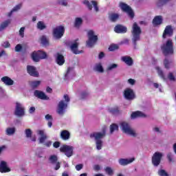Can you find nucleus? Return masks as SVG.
Instances as JSON below:
<instances>
[{
  "mask_svg": "<svg viewBox=\"0 0 176 176\" xmlns=\"http://www.w3.org/2000/svg\"><path fill=\"white\" fill-rule=\"evenodd\" d=\"M82 23H83V19H82V18L77 17L75 19L74 27L76 28H79V27H80V25Z\"/></svg>",
  "mask_w": 176,
  "mask_h": 176,
  "instance_id": "33",
  "label": "nucleus"
},
{
  "mask_svg": "<svg viewBox=\"0 0 176 176\" xmlns=\"http://www.w3.org/2000/svg\"><path fill=\"white\" fill-rule=\"evenodd\" d=\"M64 100H60L58 104L56 112L58 115H64L65 110L68 108V102L71 101L69 96L67 94L64 95Z\"/></svg>",
  "mask_w": 176,
  "mask_h": 176,
  "instance_id": "4",
  "label": "nucleus"
},
{
  "mask_svg": "<svg viewBox=\"0 0 176 176\" xmlns=\"http://www.w3.org/2000/svg\"><path fill=\"white\" fill-rule=\"evenodd\" d=\"M32 58L33 61L38 63L39 62V60H45V58H47V54L42 50L34 52L32 54Z\"/></svg>",
  "mask_w": 176,
  "mask_h": 176,
  "instance_id": "8",
  "label": "nucleus"
},
{
  "mask_svg": "<svg viewBox=\"0 0 176 176\" xmlns=\"http://www.w3.org/2000/svg\"><path fill=\"white\" fill-rule=\"evenodd\" d=\"M2 46L3 47H5L6 49L8 47H10V43H9V41H5Z\"/></svg>",
  "mask_w": 176,
  "mask_h": 176,
  "instance_id": "53",
  "label": "nucleus"
},
{
  "mask_svg": "<svg viewBox=\"0 0 176 176\" xmlns=\"http://www.w3.org/2000/svg\"><path fill=\"white\" fill-rule=\"evenodd\" d=\"M38 134L41 135V137L39 138L40 144H43V142H45V141H46L47 139V136L45 135V132L43 130L38 131Z\"/></svg>",
  "mask_w": 176,
  "mask_h": 176,
  "instance_id": "29",
  "label": "nucleus"
},
{
  "mask_svg": "<svg viewBox=\"0 0 176 176\" xmlns=\"http://www.w3.org/2000/svg\"><path fill=\"white\" fill-rule=\"evenodd\" d=\"M1 82H3L6 86H12V85L14 84V81L8 76H3L1 78Z\"/></svg>",
  "mask_w": 176,
  "mask_h": 176,
  "instance_id": "23",
  "label": "nucleus"
},
{
  "mask_svg": "<svg viewBox=\"0 0 176 176\" xmlns=\"http://www.w3.org/2000/svg\"><path fill=\"white\" fill-rule=\"evenodd\" d=\"M124 97L126 100H129V101H131L135 98V94L134 91L131 88H126L124 91Z\"/></svg>",
  "mask_w": 176,
  "mask_h": 176,
  "instance_id": "12",
  "label": "nucleus"
},
{
  "mask_svg": "<svg viewBox=\"0 0 176 176\" xmlns=\"http://www.w3.org/2000/svg\"><path fill=\"white\" fill-rule=\"evenodd\" d=\"M25 30V28L22 27L19 30V35L21 38H24V31Z\"/></svg>",
  "mask_w": 176,
  "mask_h": 176,
  "instance_id": "50",
  "label": "nucleus"
},
{
  "mask_svg": "<svg viewBox=\"0 0 176 176\" xmlns=\"http://www.w3.org/2000/svg\"><path fill=\"white\" fill-rule=\"evenodd\" d=\"M34 96L40 98V100H49V97L45 94L43 91L36 90L34 91Z\"/></svg>",
  "mask_w": 176,
  "mask_h": 176,
  "instance_id": "24",
  "label": "nucleus"
},
{
  "mask_svg": "<svg viewBox=\"0 0 176 176\" xmlns=\"http://www.w3.org/2000/svg\"><path fill=\"white\" fill-rule=\"evenodd\" d=\"M120 129L125 134H129V135H132V137H137V133H135L134 130L131 129L129 123L124 122H121Z\"/></svg>",
  "mask_w": 176,
  "mask_h": 176,
  "instance_id": "9",
  "label": "nucleus"
},
{
  "mask_svg": "<svg viewBox=\"0 0 176 176\" xmlns=\"http://www.w3.org/2000/svg\"><path fill=\"white\" fill-rule=\"evenodd\" d=\"M16 133V128L15 127H8L6 130V135H13Z\"/></svg>",
  "mask_w": 176,
  "mask_h": 176,
  "instance_id": "32",
  "label": "nucleus"
},
{
  "mask_svg": "<svg viewBox=\"0 0 176 176\" xmlns=\"http://www.w3.org/2000/svg\"><path fill=\"white\" fill-rule=\"evenodd\" d=\"M87 96H89V92H87V91H83V92L81 94V98L85 99V98H86V97H87Z\"/></svg>",
  "mask_w": 176,
  "mask_h": 176,
  "instance_id": "54",
  "label": "nucleus"
},
{
  "mask_svg": "<svg viewBox=\"0 0 176 176\" xmlns=\"http://www.w3.org/2000/svg\"><path fill=\"white\" fill-rule=\"evenodd\" d=\"M71 74H72L73 76H75V72H74L73 67H68L67 72L65 75L64 80H68L69 78H71Z\"/></svg>",
  "mask_w": 176,
  "mask_h": 176,
  "instance_id": "27",
  "label": "nucleus"
},
{
  "mask_svg": "<svg viewBox=\"0 0 176 176\" xmlns=\"http://www.w3.org/2000/svg\"><path fill=\"white\" fill-rule=\"evenodd\" d=\"M153 25H160L163 24V16L161 15L155 16L153 19Z\"/></svg>",
  "mask_w": 176,
  "mask_h": 176,
  "instance_id": "25",
  "label": "nucleus"
},
{
  "mask_svg": "<svg viewBox=\"0 0 176 176\" xmlns=\"http://www.w3.org/2000/svg\"><path fill=\"white\" fill-rule=\"evenodd\" d=\"M0 173H10V169L8 167V164L5 161H1L0 163Z\"/></svg>",
  "mask_w": 176,
  "mask_h": 176,
  "instance_id": "19",
  "label": "nucleus"
},
{
  "mask_svg": "<svg viewBox=\"0 0 176 176\" xmlns=\"http://www.w3.org/2000/svg\"><path fill=\"white\" fill-rule=\"evenodd\" d=\"M131 32L133 35V43L134 46H137V42L141 39V34L142 33V30H141V28L138 26V24H137L135 22L133 25Z\"/></svg>",
  "mask_w": 176,
  "mask_h": 176,
  "instance_id": "3",
  "label": "nucleus"
},
{
  "mask_svg": "<svg viewBox=\"0 0 176 176\" xmlns=\"http://www.w3.org/2000/svg\"><path fill=\"white\" fill-rule=\"evenodd\" d=\"M168 79L170 81V82H175L176 78H175V76H174V74H173V72H169L168 74Z\"/></svg>",
  "mask_w": 176,
  "mask_h": 176,
  "instance_id": "43",
  "label": "nucleus"
},
{
  "mask_svg": "<svg viewBox=\"0 0 176 176\" xmlns=\"http://www.w3.org/2000/svg\"><path fill=\"white\" fill-rule=\"evenodd\" d=\"M25 133L26 134L27 138H31V137H32V131H31V129H25Z\"/></svg>",
  "mask_w": 176,
  "mask_h": 176,
  "instance_id": "46",
  "label": "nucleus"
},
{
  "mask_svg": "<svg viewBox=\"0 0 176 176\" xmlns=\"http://www.w3.org/2000/svg\"><path fill=\"white\" fill-rule=\"evenodd\" d=\"M159 2L162 3V5H164L167 3V2H170V0H159Z\"/></svg>",
  "mask_w": 176,
  "mask_h": 176,
  "instance_id": "61",
  "label": "nucleus"
},
{
  "mask_svg": "<svg viewBox=\"0 0 176 176\" xmlns=\"http://www.w3.org/2000/svg\"><path fill=\"white\" fill-rule=\"evenodd\" d=\"M46 120H53V116H50V114H47L45 116Z\"/></svg>",
  "mask_w": 176,
  "mask_h": 176,
  "instance_id": "58",
  "label": "nucleus"
},
{
  "mask_svg": "<svg viewBox=\"0 0 176 176\" xmlns=\"http://www.w3.org/2000/svg\"><path fill=\"white\" fill-rule=\"evenodd\" d=\"M82 168H83V165L82 164H79L76 166V170H77V171H80Z\"/></svg>",
  "mask_w": 176,
  "mask_h": 176,
  "instance_id": "52",
  "label": "nucleus"
},
{
  "mask_svg": "<svg viewBox=\"0 0 176 176\" xmlns=\"http://www.w3.org/2000/svg\"><path fill=\"white\" fill-rule=\"evenodd\" d=\"M173 35H174V30L173 29V26L171 25H167L163 32L162 34V38L163 39H166V38H167V36H168L169 38H171V36H173Z\"/></svg>",
  "mask_w": 176,
  "mask_h": 176,
  "instance_id": "16",
  "label": "nucleus"
},
{
  "mask_svg": "<svg viewBox=\"0 0 176 176\" xmlns=\"http://www.w3.org/2000/svg\"><path fill=\"white\" fill-rule=\"evenodd\" d=\"M146 116L142 113V111H137L135 112H133L131 115V119H135L137 118H146Z\"/></svg>",
  "mask_w": 176,
  "mask_h": 176,
  "instance_id": "26",
  "label": "nucleus"
},
{
  "mask_svg": "<svg viewBox=\"0 0 176 176\" xmlns=\"http://www.w3.org/2000/svg\"><path fill=\"white\" fill-rule=\"evenodd\" d=\"M29 112H30V113H34V112H35V107H30Z\"/></svg>",
  "mask_w": 176,
  "mask_h": 176,
  "instance_id": "64",
  "label": "nucleus"
},
{
  "mask_svg": "<svg viewBox=\"0 0 176 176\" xmlns=\"http://www.w3.org/2000/svg\"><path fill=\"white\" fill-rule=\"evenodd\" d=\"M64 34H65V28L63 25L56 26L52 30V35L55 39H61Z\"/></svg>",
  "mask_w": 176,
  "mask_h": 176,
  "instance_id": "6",
  "label": "nucleus"
},
{
  "mask_svg": "<svg viewBox=\"0 0 176 176\" xmlns=\"http://www.w3.org/2000/svg\"><path fill=\"white\" fill-rule=\"evenodd\" d=\"M107 134V129L103 128L102 132H94L90 134V138H94L96 144V149L100 151L102 148V138Z\"/></svg>",
  "mask_w": 176,
  "mask_h": 176,
  "instance_id": "1",
  "label": "nucleus"
},
{
  "mask_svg": "<svg viewBox=\"0 0 176 176\" xmlns=\"http://www.w3.org/2000/svg\"><path fill=\"white\" fill-rule=\"evenodd\" d=\"M60 152H61L62 153H65L67 157H71V156L74 155V146L67 145V144H63L60 148Z\"/></svg>",
  "mask_w": 176,
  "mask_h": 176,
  "instance_id": "11",
  "label": "nucleus"
},
{
  "mask_svg": "<svg viewBox=\"0 0 176 176\" xmlns=\"http://www.w3.org/2000/svg\"><path fill=\"white\" fill-rule=\"evenodd\" d=\"M119 49V46L116 44H112L109 47V52H113L115 50H118Z\"/></svg>",
  "mask_w": 176,
  "mask_h": 176,
  "instance_id": "44",
  "label": "nucleus"
},
{
  "mask_svg": "<svg viewBox=\"0 0 176 176\" xmlns=\"http://www.w3.org/2000/svg\"><path fill=\"white\" fill-rule=\"evenodd\" d=\"M45 146L49 148L50 146H52V141H47L45 143Z\"/></svg>",
  "mask_w": 176,
  "mask_h": 176,
  "instance_id": "62",
  "label": "nucleus"
},
{
  "mask_svg": "<svg viewBox=\"0 0 176 176\" xmlns=\"http://www.w3.org/2000/svg\"><path fill=\"white\" fill-rule=\"evenodd\" d=\"M122 61H124V63H125V64L129 67H131V65L133 64V58L128 56L122 57Z\"/></svg>",
  "mask_w": 176,
  "mask_h": 176,
  "instance_id": "30",
  "label": "nucleus"
},
{
  "mask_svg": "<svg viewBox=\"0 0 176 176\" xmlns=\"http://www.w3.org/2000/svg\"><path fill=\"white\" fill-rule=\"evenodd\" d=\"M120 17V15L117 13H111L109 16V19L110 21H112V23H116L118 20H119V18Z\"/></svg>",
  "mask_w": 176,
  "mask_h": 176,
  "instance_id": "28",
  "label": "nucleus"
},
{
  "mask_svg": "<svg viewBox=\"0 0 176 176\" xmlns=\"http://www.w3.org/2000/svg\"><path fill=\"white\" fill-rule=\"evenodd\" d=\"M91 3H90V1H89L88 0H85L83 1L84 5H86V6L89 9V10H92L93 6H94V8L95 9V12H98V10H100V9L98 8V4L97 1H91Z\"/></svg>",
  "mask_w": 176,
  "mask_h": 176,
  "instance_id": "15",
  "label": "nucleus"
},
{
  "mask_svg": "<svg viewBox=\"0 0 176 176\" xmlns=\"http://www.w3.org/2000/svg\"><path fill=\"white\" fill-rule=\"evenodd\" d=\"M94 170H95V171H100V170H101V167L100 165H95L94 166Z\"/></svg>",
  "mask_w": 176,
  "mask_h": 176,
  "instance_id": "59",
  "label": "nucleus"
},
{
  "mask_svg": "<svg viewBox=\"0 0 176 176\" xmlns=\"http://www.w3.org/2000/svg\"><path fill=\"white\" fill-rule=\"evenodd\" d=\"M114 131H119V126L116 124L110 125V134H113Z\"/></svg>",
  "mask_w": 176,
  "mask_h": 176,
  "instance_id": "34",
  "label": "nucleus"
},
{
  "mask_svg": "<svg viewBox=\"0 0 176 176\" xmlns=\"http://www.w3.org/2000/svg\"><path fill=\"white\" fill-rule=\"evenodd\" d=\"M23 49V46H21V44H17L16 46H15V52H21V50Z\"/></svg>",
  "mask_w": 176,
  "mask_h": 176,
  "instance_id": "51",
  "label": "nucleus"
},
{
  "mask_svg": "<svg viewBox=\"0 0 176 176\" xmlns=\"http://www.w3.org/2000/svg\"><path fill=\"white\" fill-rule=\"evenodd\" d=\"M128 83H129V85H135V80H134L133 78H129L128 80Z\"/></svg>",
  "mask_w": 176,
  "mask_h": 176,
  "instance_id": "57",
  "label": "nucleus"
},
{
  "mask_svg": "<svg viewBox=\"0 0 176 176\" xmlns=\"http://www.w3.org/2000/svg\"><path fill=\"white\" fill-rule=\"evenodd\" d=\"M56 63L58 64V65H64L65 63V58H64V55L58 52L56 56Z\"/></svg>",
  "mask_w": 176,
  "mask_h": 176,
  "instance_id": "18",
  "label": "nucleus"
},
{
  "mask_svg": "<svg viewBox=\"0 0 176 176\" xmlns=\"http://www.w3.org/2000/svg\"><path fill=\"white\" fill-rule=\"evenodd\" d=\"M171 64H173V60H169L168 58L164 59V65L166 69H170V65H171Z\"/></svg>",
  "mask_w": 176,
  "mask_h": 176,
  "instance_id": "36",
  "label": "nucleus"
},
{
  "mask_svg": "<svg viewBox=\"0 0 176 176\" xmlns=\"http://www.w3.org/2000/svg\"><path fill=\"white\" fill-rule=\"evenodd\" d=\"M115 68H118V65L113 63L108 67L107 69L109 71H112V69H115Z\"/></svg>",
  "mask_w": 176,
  "mask_h": 176,
  "instance_id": "49",
  "label": "nucleus"
},
{
  "mask_svg": "<svg viewBox=\"0 0 176 176\" xmlns=\"http://www.w3.org/2000/svg\"><path fill=\"white\" fill-rule=\"evenodd\" d=\"M104 171L107 175L112 176L113 175V169L109 166H107L104 168Z\"/></svg>",
  "mask_w": 176,
  "mask_h": 176,
  "instance_id": "41",
  "label": "nucleus"
},
{
  "mask_svg": "<svg viewBox=\"0 0 176 176\" xmlns=\"http://www.w3.org/2000/svg\"><path fill=\"white\" fill-rule=\"evenodd\" d=\"M104 56H105V54L103 52H101L99 54L98 58L100 59L104 58Z\"/></svg>",
  "mask_w": 176,
  "mask_h": 176,
  "instance_id": "60",
  "label": "nucleus"
},
{
  "mask_svg": "<svg viewBox=\"0 0 176 176\" xmlns=\"http://www.w3.org/2000/svg\"><path fill=\"white\" fill-rule=\"evenodd\" d=\"M31 85H32V87H34V89H35L38 87L39 85H41V81L39 80L32 81Z\"/></svg>",
  "mask_w": 176,
  "mask_h": 176,
  "instance_id": "45",
  "label": "nucleus"
},
{
  "mask_svg": "<svg viewBox=\"0 0 176 176\" xmlns=\"http://www.w3.org/2000/svg\"><path fill=\"white\" fill-rule=\"evenodd\" d=\"M161 50L165 57L174 54V43H173V40L168 39L165 43L162 44Z\"/></svg>",
  "mask_w": 176,
  "mask_h": 176,
  "instance_id": "2",
  "label": "nucleus"
},
{
  "mask_svg": "<svg viewBox=\"0 0 176 176\" xmlns=\"http://www.w3.org/2000/svg\"><path fill=\"white\" fill-rule=\"evenodd\" d=\"M158 175L160 176H168V173L164 170V169H161L158 170Z\"/></svg>",
  "mask_w": 176,
  "mask_h": 176,
  "instance_id": "47",
  "label": "nucleus"
},
{
  "mask_svg": "<svg viewBox=\"0 0 176 176\" xmlns=\"http://www.w3.org/2000/svg\"><path fill=\"white\" fill-rule=\"evenodd\" d=\"M88 40L86 41V45L88 47H93L98 41V36L94 34V31L89 30L87 32Z\"/></svg>",
  "mask_w": 176,
  "mask_h": 176,
  "instance_id": "5",
  "label": "nucleus"
},
{
  "mask_svg": "<svg viewBox=\"0 0 176 176\" xmlns=\"http://www.w3.org/2000/svg\"><path fill=\"white\" fill-rule=\"evenodd\" d=\"M27 72L30 76L34 78H39V72L36 70V67L32 65H28L26 67Z\"/></svg>",
  "mask_w": 176,
  "mask_h": 176,
  "instance_id": "14",
  "label": "nucleus"
},
{
  "mask_svg": "<svg viewBox=\"0 0 176 176\" xmlns=\"http://www.w3.org/2000/svg\"><path fill=\"white\" fill-rule=\"evenodd\" d=\"M22 6H23V3H19L16 5L15 7L12 8V12H17V10H20Z\"/></svg>",
  "mask_w": 176,
  "mask_h": 176,
  "instance_id": "48",
  "label": "nucleus"
},
{
  "mask_svg": "<svg viewBox=\"0 0 176 176\" xmlns=\"http://www.w3.org/2000/svg\"><path fill=\"white\" fill-rule=\"evenodd\" d=\"M14 115L16 116H19V117L24 116L25 115L24 107L19 102L16 103Z\"/></svg>",
  "mask_w": 176,
  "mask_h": 176,
  "instance_id": "13",
  "label": "nucleus"
},
{
  "mask_svg": "<svg viewBox=\"0 0 176 176\" xmlns=\"http://www.w3.org/2000/svg\"><path fill=\"white\" fill-rule=\"evenodd\" d=\"M79 41V39H76L75 41V43H74L73 44L71 45L70 46V49L72 50V52L74 54H80V52H79L78 50V47L79 46V43H78L76 41Z\"/></svg>",
  "mask_w": 176,
  "mask_h": 176,
  "instance_id": "21",
  "label": "nucleus"
},
{
  "mask_svg": "<svg viewBox=\"0 0 176 176\" xmlns=\"http://www.w3.org/2000/svg\"><path fill=\"white\" fill-rule=\"evenodd\" d=\"M167 159L170 163H171V162H173V155L171 154V153H168Z\"/></svg>",
  "mask_w": 176,
  "mask_h": 176,
  "instance_id": "56",
  "label": "nucleus"
},
{
  "mask_svg": "<svg viewBox=\"0 0 176 176\" xmlns=\"http://www.w3.org/2000/svg\"><path fill=\"white\" fill-rule=\"evenodd\" d=\"M163 154L160 152H155L151 157V163L154 167H158L162 163Z\"/></svg>",
  "mask_w": 176,
  "mask_h": 176,
  "instance_id": "10",
  "label": "nucleus"
},
{
  "mask_svg": "<svg viewBox=\"0 0 176 176\" xmlns=\"http://www.w3.org/2000/svg\"><path fill=\"white\" fill-rule=\"evenodd\" d=\"M10 23H11L10 19H8L4 22H3L0 25V31H2V30H5V28H6V27H8L9 24H10Z\"/></svg>",
  "mask_w": 176,
  "mask_h": 176,
  "instance_id": "35",
  "label": "nucleus"
},
{
  "mask_svg": "<svg viewBox=\"0 0 176 176\" xmlns=\"http://www.w3.org/2000/svg\"><path fill=\"white\" fill-rule=\"evenodd\" d=\"M114 32L116 34H126L127 28L123 25L118 24L114 28Z\"/></svg>",
  "mask_w": 176,
  "mask_h": 176,
  "instance_id": "17",
  "label": "nucleus"
},
{
  "mask_svg": "<svg viewBox=\"0 0 176 176\" xmlns=\"http://www.w3.org/2000/svg\"><path fill=\"white\" fill-rule=\"evenodd\" d=\"M133 160H135V158H131V159H124V158H120L118 160L119 164L120 166H127V164H130V163H133Z\"/></svg>",
  "mask_w": 176,
  "mask_h": 176,
  "instance_id": "22",
  "label": "nucleus"
},
{
  "mask_svg": "<svg viewBox=\"0 0 176 176\" xmlns=\"http://www.w3.org/2000/svg\"><path fill=\"white\" fill-rule=\"evenodd\" d=\"M41 43L43 45V46H49V40L47 39V37L45 35L42 36L40 38Z\"/></svg>",
  "mask_w": 176,
  "mask_h": 176,
  "instance_id": "31",
  "label": "nucleus"
},
{
  "mask_svg": "<svg viewBox=\"0 0 176 176\" xmlns=\"http://www.w3.org/2000/svg\"><path fill=\"white\" fill-rule=\"evenodd\" d=\"M46 25H45V23L43 21H38L37 23V28L38 30H40V31H43V30H46Z\"/></svg>",
  "mask_w": 176,
  "mask_h": 176,
  "instance_id": "38",
  "label": "nucleus"
},
{
  "mask_svg": "<svg viewBox=\"0 0 176 176\" xmlns=\"http://www.w3.org/2000/svg\"><path fill=\"white\" fill-rule=\"evenodd\" d=\"M120 8L124 13H126L130 17V19H133L135 16V14L134 13V11L133 10V8L130 7V6L127 5L126 3H120Z\"/></svg>",
  "mask_w": 176,
  "mask_h": 176,
  "instance_id": "7",
  "label": "nucleus"
},
{
  "mask_svg": "<svg viewBox=\"0 0 176 176\" xmlns=\"http://www.w3.org/2000/svg\"><path fill=\"white\" fill-rule=\"evenodd\" d=\"M94 70L100 73L104 72V68H102V65H101V63L96 64L94 67Z\"/></svg>",
  "mask_w": 176,
  "mask_h": 176,
  "instance_id": "40",
  "label": "nucleus"
},
{
  "mask_svg": "<svg viewBox=\"0 0 176 176\" xmlns=\"http://www.w3.org/2000/svg\"><path fill=\"white\" fill-rule=\"evenodd\" d=\"M60 138L63 140V141H68V140L71 138V133L67 130H63L60 132Z\"/></svg>",
  "mask_w": 176,
  "mask_h": 176,
  "instance_id": "20",
  "label": "nucleus"
},
{
  "mask_svg": "<svg viewBox=\"0 0 176 176\" xmlns=\"http://www.w3.org/2000/svg\"><path fill=\"white\" fill-rule=\"evenodd\" d=\"M49 160L51 164H56V163H57L58 161V158L57 157V155H52L50 157Z\"/></svg>",
  "mask_w": 176,
  "mask_h": 176,
  "instance_id": "37",
  "label": "nucleus"
},
{
  "mask_svg": "<svg viewBox=\"0 0 176 176\" xmlns=\"http://www.w3.org/2000/svg\"><path fill=\"white\" fill-rule=\"evenodd\" d=\"M156 69L157 71V74L159 76L163 79V80H166V76H164V72H163L161 69L160 67H156Z\"/></svg>",
  "mask_w": 176,
  "mask_h": 176,
  "instance_id": "39",
  "label": "nucleus"
},
{
  "mask_svg": "<svg viewBox=\"0 0 176 176\" xmlns=\"http://www.w3.org/2000/svg\"><path fill=\"white\" fill-rule=\"evenodd\" d=\"M60 145H61V143L60 142H55L53 143L54 148H60Z\"/></svg>",
  "mask_w": 176,
  "mask_h": 176,
  "instance_id": "55",
  "label": "nucleus"
},
{
  "mask_svg": "<svg viewBox=\"0 0 176 176\" xmlns=\"http://www.w3.org/2000/svg\"><path fill=\"white\" fill-rule=\"evenodd\" d=\"M110 113L112 115H119L120 111L119 107H113L109 110Z\"/></svg>",
  "mask_w": 176,
  "mask_h": 176,
  "instance_id": "42",
  "label": "nucleus"
},
{
  "mask_svg": "<svg viewBox=\"0 0 176 176\" xmlns=\"http://www.w3.org/2000/svg\"><path fill=\"white\" fill-rule=\"evenodd\" d=\"M56 164V167H55V170H59V168H60V162H56V163H55Z\"/></svg>",
  "mask_w": 176,
  "mask_h": 176,
  "instance_id": "63",
  "label": "nucleus"
}]
</instances>
